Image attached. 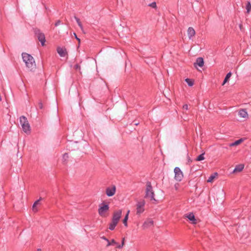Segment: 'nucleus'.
<instances>
[{
    "label": "nucleus",
    "instance_id": "obj_1",
    "mask_svg": "<svg viewBox=\"0 0 251 251\" xmlns=\"http://www.w3.org/2000/svg\"><path fill=\"white\" fill-rule=\"evenodd\" d=\"M22 57L24 62L25 63L26 67L30 71H32L36 69V65L35 62L32 56L26 53H23Z\"/></svg>",
    "mask_w": 251,
    "mask_h": 251
},
{
    "label": "nucleus",
    "instance_id": "obj_2",
    "mask_svg": "<svg viewBox=\"0 0 251 251\" xmlns=\"http://www.w3.org/2000/svg\"><path fill=\"white\" fill-rule=\"evenodd\" d=\"M154 197L155 194L151 183L150 182H148L146 184L145 198L149 199L152 203H155L157 201Z\"/></svg>",
    "mask_w": 251,
    "mask_h": 251
},
{
    "label": "nucleus",
    "instance_id": "obj_3",
    "mask_svg": "<svg viewBox=\"0 0 251 251\" xmlns=\"http://www.w3.org/2000/svg\"><path fill=\"white\" fill-rule=\"evenodd\" d=\"M20 122L23 131L26 134H29L31 128L26 118L24 116H21L20 118Z\"/></svg>",
    "mask_w": 251,
    "mask_h": 251
},
{
    "label": "nucleus",
    "instance_id": "obj_4",
    "mask_svg": "<svg viewBox=\"0 0 251 251\" xmlns=\"http://www.w3.org/2000/svg\"><path fill=\"white\" fill-rule=\"evenodd\" d=\"M145 201L143 200L139 201L136 204V215L140 216L145 211Z\"/></svg>",
    "mask_w": 251,
    "mask_h": 251
},
{
    "label": "nucleus",
    "instance_id": "obj_5",
    "mask_svg": "<svg viewBox=\"0 0 251 251\" xmlns=\"http://www.w3.org/2000/svg\"><path fill=\"white\" fill-rule=\"evenodd\" d=\"M109 205L105 203H102L99 205L98 209L99 214L102 217H106V213L109 210Z\"/></svg>",
    "mask_w": 251,
    "mask_h": 251
},
{
    "label": "nucleus",
    "instance_id": "obj_6",
    "mask_svg": "<svg viewBox=\"0 0 251 251\" xmlns=\"http://www.w3.org/2000/svg\"><path fill=\"white\" fill-rule=\"evenodd\" d=\"M175 173V179L178 181H180L183 178V174L179 167H176L174 169Z\"/></svg>",
    "mask_w": 251,
    "mask_h": 251
},
{
    "label": "nucleus",
    "instance_id": "obj_7",
    "mask_svg": "<svg viewBox=\"0 0 251 251\" xmlns=\"http://www.w3.org/2000/svg\"><path fill=\"white\" fill-rule=\"evenodd\" d=\"M153 225L154 222L152 220V219L151 218H148L143 223L142 226V228L143 230H146L148 228L153 226Z\"/></svg>",
    "mask_w": 251,
    "mask_h": 251
},
{
    "label": "nucleus",
    "instance_id": "obj_8",
    "mask_svg": "<svg viewBox=\"0 0 251 251\" xmlns=\"http://www.w3.org/2000/svg\"><path fill=\"white\" fill-rule=\"evenodd\" d=\"M116 191V186L115 185H112L106 188L105 193L108 197H112L115 194Z\"/></svg>",
    "mask_w": 251,
    "mask_h": 251
},
{
    "label": "nucleus",
    "instance_id": "obj_9",
    "mask_svg": "<svg viewBox=\"0 0 251 251\" xmlns=\"http://www.w3.org/2000/svg\"><path fill=\"white\" fill-rule=\"evenodd\" d=\"M122 213V210H118L114 212L112 220L119 222L121 218Z\"/></svg>",
    "mask_w": 251,
    "mask_h": 251
},
{
    "label": "nucleus",
    "instance_id": "obj_10",
    "mask_svg": "<svg viewBox=\"0 0 251 251\" xmlns=\"http://www.w3.org/2000/svg\"><path fill=\"white\" fill-rule=\"evenodd\" d=\"M36 35L39 41L41 42L42 45L43 46L45 45V42L46 41L45 35L38 31L36 32Z\"/></svg>",
    "mask_w": 251,
    "mask_h": 251
},
{
    "label": "nucleus",
    "instance_id": "obj_11",
    "mask_svg": "<svg viewBox=\"0 0 251 251\" xmlns=\"http://www.w3.org/2000/svg\"><path fill=\"white\" fill-rule=\"evenodd\" d=\"M238 115L239 116L242 118H244L246 120L249 118V115L245 109H240L238 111Z\"/></svg>",
    "mask_w": 251,
    "mask_h": 251
},
{
    "label": "nucleus",
    "instance_id": "obj_12",
    "mask_svg": "<svg viewBox=\"0 0 251 251\" xmlns=\"http://www.w3.org/2000/svg\"><path fill=\"white\" fill-rule=\"evenodd\" d=\"M187 35L190 40H193L194 37L196 34V32L194 29L192 27H189L187 30Z\"/></svg>",
    "mask_w": 251,
    "mask_h": 251
},
{
    "label": "nucleus",
    "instance_id": "obj_13",
    "mask_svg": "<svg viewBox=\"0 0 251 251\" xmlns=\"http://www.w3.org/2000/svg\"><path fill=\"white\" fill-rule=\"evenodd\" d=\"M57 51L61 57H65L67 54L66 49L61 47L57 48Z\"/></svg>",
    "mask_w": 251,
    "mask_h": 251
},
{
    "label": "nucleus",
    "instance_id": "obj_14",
    "mask_svg": "<svg viewBox=\"0 0 251 251\" xmlns=\"http://www.w3.org/2000/svg\"><path fill=\"white\" fill-rule=\"evenodd\" d=\"M42 200L40 198L39 200L35 201L32 206V211L34 213H36L38 211V206L40 205V201Z\"/></svg>",
    "mask_w": 251,
    "mask_h": 251
},
{
    "label": "nucleus",
    "instance_id": "obj_15",
    "mask_svg": "<svg viewBox=\"0 0 251 251\" xmlns=\"http://www.w3.org/2000/svg\"><path fill=\"white\" fill-rule=\"evenodd\" d=\"M193 224H196L197 223V220L195 219V216L193 213H190L186 216Z\"/></svg>",
    "mask_w": 251,
    "mask_h": 251
},
{
    "label": "nucleus",
    "instance_id": "obj_16",
    "mask_svg": "<svg viewBox=\"0 0 251 251\" xmlns=\"http://www.w3.org/2000/svg\"><path fill=\"white\" fill-rule=\"evenodd\" d=\"M244 168V165L242 164L237 165L233 171V173H236L242 171Z\"/></svg>",
    "mask_w": 251,
    "mask_h": 251
},
{
    "label": "nucleus",
    "instance_id": "obj_17",
    "mask_svg": "<svg viewBox=\"0 0 251 251\" xmlns=\"http://www.w3.org/2000/svg\"><path fill=\"white\" fill-rule=\"evenodd\" d=\"M195 64H197L198 66H199L201 67H202L204 64V61H203V58L201 57H199V58H197L196 63H195Z\"/></svg>",
    "mask_w": 251,
    "mask_h": 251
},
{
    "label": "nucleus",
    "instance_id": "obj_18",
    "mask_svg": "<svg viewBox=\"0 0 251 251\" xmlns=\"http://www.w3.org/2000/svg\"><path fill=\"white\" fill-rule=\"evenodd\" d=\"M118 223V222L112 220L111 222L109 224V229L111 230H114Z\"/></svg>",
    "mask_w": 251,
    "mask_h": 251
},
{
    "label": "nucleus",
    "instance_id": "obj_19",
    "mask_svg": "<svg viewBox=\"0 0 251 251\" xmlns=\"http://www.w3.org/2000/svg\"><path fill=\"white\" fill-rule=\"evenodd\" d=\"M217 176L218 174L217 173H215L209 177L207 181L208 182H212L214 179L216 177V176Z\"/></svg>",
    "mask_w": 251,
    "mask_h": 251
},
{
    "label": "nucleus",
    "instance_id": "obj_20",
    "mask_svg": "<svg viewBox=\"0 0 251 251\" xmlns=\"http://www.w3.org/2000/svg\"><path fill=\"white\" fill-rule=\"evenodd\" d=\"M129 212H130V211L128 210L126 215L125 216V217L123 220V223H124V225L126 226H127V220L128 218V215H129Z\"/></svg>",
    "mask_w": 251,
    "mask_h": 251
},
{
    "label": "nucleus",
    "instance_id": "obj_21",
    "mask_svg": "<svg viewBox=\"0 0 251 251\" xmlns=\"http://www.w3.org/2000/svg\"><path fill=\"white\" fill-rule=\"evenodd\" d=\"M231 76V73L230 72L228 73L226 76V77L225 78L224 82L222 84V85H224L225 84V83L228 81V80Z\"/></svg>",
    "mask_w": 251,
    "mask_h": 251
},
{
    "label": "nucleus",
    "instance_id": "obj_22",
    "mask_svg": "<svg viewBox=\"0 0 251 251\" xmlns=\"http://www.w3.org/2000/svg\"><path fill=\"white\" fill-rule=\"evenodd\" d=\"M185 81L189 86H192L194 85V80L191 79L186 78Z\"/></svg>",
    "mask_w": 251,
    "mask_h": 251
},
{
    "label": "nucleus",
    "instance_id": "obj_23",
    "mask_svg": "<svg viewBox=\"0 0 251 251\" xmlns=\"http://www.w3.org/2000/svg\"><path fill=\"white\" fill-rule=\"evenodd\" d=\"M107 242V244L106 245L107 247H108L112 245H118L117 243L114 239H112L111 242H110L108 240V242Z\"/></svg>",
    "mask_w": 251,
    "mask_h": 251
},
{
    "label": "nucleus",
    "instance_id": "obj_24",
    "mask_svg": "<svg viewBox=\"0 0 251 251\" xmlns=\"http://www.w3.org/2000/svg\"><path fill=\"white\" fill-rule=\"evenodd\" d=\"M245 140V139L244 138H241L236 141H235L234 143V145H235V146H238L239 145V144H241Z\"/></svg>",
    "mask_w": 251,
    "mask_h": 251
},
{
    "label": "nucleus",
    "instance_id": "obj_25",
    "mask_svg": "<svg viewBox=\"0 0 251 251\" xmlns=\"http://www.w3.org/2000/svg\"><path fill=\"white\" fill-rule=\"evenodd\" d=\"M246 9H247V12L248 13H250V12L251 10V4L249 1H248L247 2V4L246 5Z\"/></svg>",
    "mask_w": 251,
    "mask_h": 251
},
{
    "label": "nucleus",
    "instance_id": "obj_26",
    "mask_svg": "<svg viewBox=\"0 0 251 251\" xmlns=\"http://www.w3.org/2000/svg\"><path fill=\"white\" fill-rule=\"evenodd\" d=\"M204 159V153H202L197 157L196 160L197 161H201Z\"/></svg>",
    "mask_w": 251,
    "mask_h": 251
},
{
    "label": "nucleus",
    "instance_id": "obj_27",
    "mask_svg": "<svg viewBox=\"0 0 251 251\" xmlns=\"http://www.w3.org/2000/svg\"><path fill=\"white\" fill-rule=\"evenodd\" d=\"M149 6L154 8H156V3L155 2H152L149 5Z\"/></svg>",
    "mask_w": 251,
    "mask_h": 251
},
{
    "label": "nucleus",
    "instance_id": "obj_28",
    "mask_svg": "<svg viewBox=\"0 0 251 251\" xmlns=\"http://www.w3.org/2000/svg\"><path fill=\"white\" fill-rule=\"evenodd\" d=\"M74 35L75 39L78 41V44L79 45L80 43V39L77 37V35L75 33H74Z\"/></svg>",
    "mask_w": 251,
    "mask_h": 251
},
{
    "label": "nucleus",
    "instance_id": "obj_29",
    "mask_svg": "<svg viewBox=\"0 0 251 251\" xmlns=\"http://www.w3.org/2000/svg\"><path fill=\"white\" fill-rule=\"evenodd\" d=\"M75 69L76 70H80V67L79 65L76 64L75 66Z\"/></svg>",
    "mask_w": 251,
    "mask_h": 251
},
{
    "label": "nucleus",
    "instance_id": "obj_30",
    "mask_svg": "<svg viewBox=\"0 0 251 251\" xmlns=\"http://www.w3.org/2000/svg\"><path fill=\"white\" fill-rule=\"evenodd\" d=\"M183 109H185V110H188V105L187 104H184L183 106Z\"/></svg>",
    "mask_w": 251,
    "mask_h": 251
},
{
    "label": "nucleus",
    "instance_id": "obj_31",
    "mask_svg": "<svg viewBox=\"0 0 251 251\" xmlns=\"http://www.w3.org/2000/svg\"><path fill=\"white\" fill-rule=\"evenodd\" d=\"M179 186V185L178 183H176L175 185V188L176 190L177 191L178 189Z\"/></svg>",
    "mask_w": 251,
    "mask_h": 251
},
{
    "label": "nucleus",
    "instance_id": "obj_32",
    "mask_svg": "<svg viewBox=\"0 0 251 251\" xmlns=\"http://www.w3.org/2000/svg\"><path fill=\"white\" fill-rule=\"evenodd\" d=\"M78 25L80 27V28H81V30H83V26H82V25L81 22L78 24Z\"/></svg>",
    "mask_w": 251,
    "mask_h": 251
},
{
    "label": "nucleus",
    "instance_id": "obj_33",
    "mask_svg": "<svg viewBox=\"0 0 251 251\" xmlns=\"http://www.w3.org/2000/svg\"><path fill=\"white\" fill-rule=\"evenodd\" d=\"M75 20H76V22H77V24H78L79 23H80V20H79L78 18H77L76 17H75Z\"/></svg>",
    "mask_w": 251,
    "mask_h": 251
},
{
    "label": "nucleus",
    "instance_id": "obj_34",
    "mask_svg": "<svg viewBox=\"0 0 251 251\" xmlns=\"http://www.w3.org/2000/svg\"><path fill=\"white\" fill-rule=\"evenodd\" d=\"M125 238H123V239H122V244H121V245H122L123 246H124V245H125Z\"/></svg>",
    "mask_w": 251,
    "mask_h": 251
},
{
    "label": "nucleus",
    "instance_id": "obj_35",
    "mask_svg": "<svg viewBox=\"0 0 251 251\" xmlns=\"http://www.w3.org/2000/svg\"><path fill=\"white\" fill-rule=\"evenodd\" d=\"M60 21H57V22L55 24V26H57L58 25H60Z\"/></svg>",
    "mask_w": 251,
    "mask_h": 251
},
{
    "label": "nucleus",
    "instance_id": "obj_36",
    "mask_svg": "<svg viewBox=\"0 0 251 251\" xmlns=\"http://www.w3.org/2000/svg\"><path fill=\"white\" fill-rule=\"evenodd\" d=\"M102 239L106 241L107 242H108V240L104 236H102L101 237Z\"/></svg>",
    "mask_w": 251,
    "mask_h": 251
},
{
    "label": "nucleus",
    "instance_id": "obj_37",
    "mask_svg": "<svg viewBox=\"0 0 251 251\" xmlns=\"http://www.w3.org/2000/svg\"><path fill=\"white\" fill-rule=\"evenodd\" d=\"M123 246L122 245H118L117 248L119 249H121Z\"/></svg>",
    "mask_w": 251,
    "mask_h": 251
},
{
    "label": "nucleus",
    "instance_id": "obj_38",
    "mask_svg": "<svg viewBox=\"0 0 251 251\" xmlns=\"http://www.w3.org/2000/svg\"><path fill=\"white\" fill-rule=\"evenodd\" d=\"M230 147H233V146H236L235 145H234V143H231L229 145Z\"/></svg>",
    "mask_w": 251,
    "mask_h": 251
},
{
    "label": "nucleus",
    "instance_id": "obj_39",
    "mask_svg": "<svg viewBox=\"0 0 251 251\" xmlns=\"http://www.w3.org/2000/svg\"><path fill=\"white\" fill-rule=\"evenodd\" d=\"M37 251H42L41 249H38L37 250Z\"/></svg>",
    "mask_w": 251,
    "mask_h": 251
}]
</instances>
